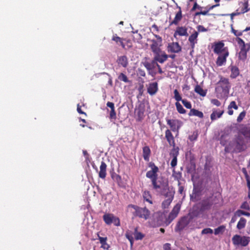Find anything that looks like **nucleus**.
<instances>
[{
	"mask_svg": "<svg viewBox=\"0 0 250 250\" xmlns=\"http://www.w3.org/2000/svg\"><path fill=\"white\" fill-rule=\"evenodd\" d=\"M247 149V145L243 137L237 134L235 136L233 140L229 142L225 148L226 152H241Z\"/></svg>",
	"mask_w": 250,
	"mask_h": 250,
	"instance_id": "nucleus-1",
	"label": "nucleus"
},
{
	"mask_svg": "<svg viewBox=\"0 0 250 250\" xmlns=\"http://www.w3.org/2000/svg\"><path fill=\"white\" fill-rule=\"evenodd\" d=\"M230 84L228 78L221 77L216 84L215 93L217 98H224L227 97L229 93Z\"/></svg>",
	"mask_w": 250,
	"mask_h": 250,
	"instance_id": "nucleus-2",
	"label": "nucleus"
},
{
	"mask_svg": "<svg viewBox=\"0 0 250 250\" xmlns=\"http://www.w3.org/2000/svg\"><path fill=\"white\" fill-rule=\"evenodd\" d=\"M152 44H150V49L154 55L153 60L156 62L160 63H163L168 58L164 51L161 49V46H157V44L154 40H151Z\"/></svg>",
	"mask_w": 250,
	"mask_h": 250,
	"instance_id": "nucleus-3",
	"label": "nucleus"
},
{
	"mask_svg": "<svg viewBox=\"0 0 250 250\" xmlns=\"http://www.w3.org/2000/svg\"><path fill=\"white\" fill-rule=\"evenodd\" d=\"M127 209H133L134 211L132 213L134 217L147 220L150 215V211L146 208H141L137 205L129 204L127 206Z\"/></svg>",
	"mask_w": 250,
	"mask_h": 250,
	"instance_id": "nucleus-4",
	"label": "nucleus"
},
{
	"mask_svg": "<svg viewBox=\"0 0 250 250\" xmlns=\"http://www.w3.org/2000/svg\"><path fill=\"white\" fill-rule=\"evenodd\" d=\"M236 41L240 47L238 58L240 60L245 61L247 58L248 52L250 50V43H245V42L239 37H237Z\"/></svg>",
	"mask_w": 250,
	"mask_h": 250,
	"instance_id": "nucleus-5",
	"label": "nucleus"
},
{
	"mask_svg": "<svg viewBox=\"0 0 250 250\" xmlns=\"http://www.w3.org/2000/svg\"><path fill=\"white\" fill-rule=\"evenodd\" d=\"M230 130L237 131V134L243 135L246 138L250 139V125H244L235 124L230 127Z\"/></svg>",
	"mask_w": 250,
	"mask_h": 250,
	"instance_id": "nucleus-6",
	"label": "nucleus"
},
{
	"mask_svg": "<svg viewBox=\"0 0 250 250\" xmlns=\"http://www.w3.org/2000/svg\"><path fill=\"white\" fill-rule=\"evenodd\" d=\"M250 238L248 236H241L239 235H234L232 238V243L234 246L246 247L250 241Z\"/></svg>",
	"mask_w": 250,
	"mask_h": 250,
	"instance_id": "nucleus-7",
	"label": "nucleus"
},
{
	"mask_svg": "<svg viewBox=\"0 0 250 250\" xmlns=\"http://www.w3.org/2000/svg\"><path fill=\"white\" fill-rule=\"evenodd\" d=\"M103 218L104 223L107 225H110L113 223L115 226H120L119 218L112 213H105L103 215Z\"/></svg>",
	"mask_w": 250,
	"mask_h": 250,
	"instance_id": "nucleus-8",
	"label": "nucleus"
},
{
	"mask_svg": "<svg viewBox=\"0 0 250 250\" xmlns=\"http://www.w3.org/2000/svg\"><path fill=\"white\" fill-rule=\"evenodd\" d=\"M112 41L115 42L116 44L118 45L121 46L123 49H126L125 42H126L127 47L130 48L132 47V43L129 40L120 38L116 34L113 35L112 37Z\"/></svg>",
	"mask_w": 250,
	"mask_h": 250,
	"instance_id": "nucleus-9",
	"label": "nucleus"
},
{
	"mask_svg": "<svg viewBox=\"0 0 250 250\" xmlns=\"http://www.w3.org/2000/svg\"><path fill=\"white\" fill-rule=\"evenodd\" d=\"M181 208V206L177 204L173 208L169 214L167 218H166L165 224L166 226L169 225L170 223L177 217Z\"/></svg>",
	"mask_w": 250,
	"mask_h": 250,
	"instance_id": "nucleus-10",
	"label": "nucleus"
},
{
	"mask_svg": "<svg viewBox=\"0 0 250 250\" xmlns=\"http://www.w3.org/2000/svg\"><path fill=\"white\" fill-rule=\"evenodd\" d=\"M181 208V206L177 204L173 208L169 214L167 218H166L165 224L166 226L169 225L170 223L177 217Z\"/></svg>",
	"mask_w": 250,
	"mask_h": 250,
	"instance_id": "nucleus-11",
	"label": "nucleus"
},
{
	"mask_svg": "<svg viewBox=\"0 0 250 250\" xmlns=\"http://www.w3.org/2000/svg\"><path fill=\"white\" fill-rule=\"evenodd\" d=\"M213 52L216 54H219L229 52L228 48L225 47L223 41L215 42L212 46Z\"/></svg>",
	"mask_w": 250,
	"mask_h": 250,
	"instance_id": "nucleus-12",
	"label": "nucleus"
},
{
	"mask_svg": "<svg viewBox=\"0 0 250 250\" xmlns=\"http://www.w3.org/2000/svg\"><path fill=\"white\" fill-rule=\"evenodd\" d=\"M167 124L169 126L171 131L179 132V130L182 125V122L178 119H169L166 118Z\"/></svg>",
	"mask_w": 250,
	"mask_h": 250,
	"instance_id": "nucleus-13",
	"label": "nucleus"
},
{
	"mask_svg": "<svg viewBox=\"0 0 250 250\" xmlns=\"http://www.w3.org/2000/svg\"><path fill=\"white\" fill-rule=\"evenodd\" d=\"M190 223V219L188 216L182 217L177 222L175 231L180 232L183 230Z\"/></svg>",
	"mask_w": 250,
	"mask_h": 250,
	"instance_id": "nucleus-14",
	"label": "nucleus"
},
{
	"mask_svg": "<svg viewBox=\"0 0 250 250\" xmlns=\"http://www.w3.org/2000/svg\"><path fill=\"white\" fill-rule=\"evenodd\" d=\"M148 167H150L151 169L146 172V177L150 179L157 178L159 171L158 167L153 162H150L148 164Z\"/></svg>",
	"mask_w": 250,
	"mask_h": 250,
	"instance_id": "nucleus-15",
	"label": "nucleus"
},
{
	"mask_svg": "<svg viewBox=\"0 0 250 250\" xmlns=\"http://www.w3.org/2000/svg\"><path fill=\"white\" fill-rule=\"evenodd\" d=\"M143 65L147 69L149 75L154 77L157 73L156 72H153V70L156 67V62L154 60H152L151 62H148L146 61L142 62Z\"/></svg>",
	"mask_w": 250,
	"mask_h": 250,
	"instance_id": "nucleus-16",
	"label": "nucleus"
},
{
	"mask_svg": "<svg viewBox=\"0 0 250 250\" xmlns=\"http://www.w3.org/2000/svg\"><path fill=\"white\" fill-rule=\"evenodd\" d=\"M213 204L214 202L211 197L203 200L201 203L200 210L204 211L209 209Z\"/></svg>",
	"mask_w": 250,
	"mask_h": 250,
	"instance_id": "nucleus-17",
	"label": "nucleus"
},
{
	"mask_svg": "<svg viewBox=\"0 0 250 250\" xmlns=\"http://www.w3.org/2000/svg\"><path fill=\"white\" fill-rule=\"evenodd\" d=\"M229 52L217 54L218 55L216 61V64L218 66H221L224 65L227 62V58L229 56Z\"/></svg>",
	"mask_w": 250,
	"mask_h": 250,
	"instance_id": "nucleus-18",
	"label": "nucleus"
},
{
	"mask_svg": "<svg viewBox=\"0 0 250 250\" xmlns=\"http://www.w3.org/2000/svg\"><path fill=\"white\" fill-rule=\"evenodd\" d=\"M167 51L171 53H179L181 51L182 48L177 42H172L168 43Z\"/></svg>",
	"mask_w": 250,
	"mask_h": 250,
	"instance_id": "nucleus-19",
	"label": "nucleus"
},
{
	"mask_svg": "<svg viewBox=\"0 0 250 250\" xmlns=\"http://www.w3.org/2000/svg\"><path fill=\"white\" fill-rule=\"evenodd\" d=\"M177 36H188V28L186 26H178L174 33L175 38H176Z\"/></svg>",
	"mask_w": 250,
	"mask_h": 250,
	"instance_id": "nucleus-20",
	"label": "nucleus"
},
{
	"mask_svg": "<svg viewBox=\"0 0 250 250\" xmlns=\"http://www.w3.org/2000/svg\"><path fill=\"white\" fill-rule=\"evenodd\" d=\"M158 91V84L157 82H154L149 83L147 92L151 96H153L156 94Z\"/></svg>",
	"mask_w": 250,
	"mask_h": 250,
	"instance_id": "nucleus-21",
	"label": "nucleus"
},
{
	"mask_svg": "<svg viewBox=\"0 0 250 250\" xmlns=\"http://www.w3.org/2000/svg\"><path fill=\"white\" fill-rule=\"evenodd\" d=\"M165 138L169 146H176L175 139L171 131L168 129L165 131Z\"/></svg>",
	"mask_w": 250,
	"mask_h": 250,
	"instance_id": "nucleus-22",
	"label": "nucleus"
},
{
	"mask_svg": "<svg viewBox=\"0 0 250 250\" xmlns=\"http://www.w3.org/2000/svg\"><path fill=\"white\" fill-rule=\"evenodd\" d=\"M229 129L225 130L223 134L220 137V144L225 147L228 145V142L229 139Z\"/></svg>",
	"mask_w": 250,
	"mask_h": 250,
	"instance_id": "nucleus-23",
	"label": "nucleus"
},
{
	"mask_svg": "<svg viewBox=\"0 0 250 250\" xmlns=\"http://www.w3.org/2000/svg\"><path fill=\"white\" fill-rule=\"evenodd\" d=\"M198 32L195 31L188 38V41L190 42L191 48L193 50L195 48V44L197 43V38L198 36Z\"/></svg>",
	"mask_w": 250,
	"mask_h": 250,
	"instance_id": "nucleus-24",
	"label": "nucleus"
},
{
	"mask_svg": "<svg viewBox=\"0 0 250 250\" xmlns=\"http://www.w3.org/2000/svg\"><path fill=\"white\" fill-rule=\"evenodd\" d=\"M106 167L107 165L105 163L102 161L100 167V171L99 172V177L102 179H104L106 176Z\"/></svg>",
	"mask_w": 250,
	"mask_h": 250,
	"instance_id": "nucleus-25",
	"label": "nucleus"
},
{
	"mask_svg": "<svg viewBox=\"0 0 250 250\" xmlns=\"http://www.w3.org/2000/svg\"><path fill=\"white\" fill-rule=\"evenodd\" d=\"M117 62L119 66L126 68L128 64V59L125 55L118 57Z\"/></svg>",
	"mask_w": 250,
	"mask_h": 250,
	"instance_id": "nucleus-26",
	"label": "nucleus"
},
{
	"mask_svg": "<svg viewBox=\"0 0 250 250\" xmlns=\"http://www.w3.org/2000/svg\"><path fill=\"white\" fill-rule=\"evenodd\" d=\"M97 235L98 237V239L99 240L101 244V248L103 249L104 250H109L110 248V246L108 244L106 243L107 238L106 237H101L98 233L97 234Z\"/></svg>",
	"mask_w": 250,
	"mask_h": 250,
	"instance_id": "nucleus-27",
	"label": "nucleus"
},
{
	"mask_svg": "<svg viewBox=\"0 0 250 250\" xmlns=\"http://www.w3.org/2000/svg\"><path fill=\"white\" fill-rule=\"evenodd\" d=\"M229 68L231 71L230 77L232 79H235L238 77L240 74V71L238 67L235 65H230Z\"/></svg>",
	"mask_w": 250,
	"mask_h": 250,
	"instance_id": "nucleus-28",
	"label": "nucleus"
},
{
	"mask_svg": "<svg viewBox=\"0 0 250 250\" xmlns=\"http://www.w3.org/2000/svg\"><path fill=\"white\" fill-rule=\"evenodd\" d=\"M224 110L217 111L215 109H213L212 112L210 115V119L212 121L216 120L217 118H220L224 114Z\"/></svg>",
	"mask_w": 250,
	"mask_h": 250,
	"instance_id": "nucleus-29",
	"label": "nucleus"
},
{
	"mask_svg": "<svg viewBox=\"0 0 250 250\" xmlns=\"http://www.w3.org/2000/svg\"><path fill=\"white\" fill-rule=\"evenodd\" d=\"M219 5V4H217L216 5H212L211 6H207L205 7L204 8L206 9L205 11H201L200 12H197L194 14V17L199 16L200 15H207L208 14V12L209 11L213 9L214 7L218 6Z\"/></svg>",
	"mask_w": 250,
	"mask_h": 250,
	"instance_id": "nucleus-30",
	"label": "nucleus"
},
{
	"mask_svg": "<svg viewBox=\"0 0 250 250\" xmlns=\"http://www.w3.org/2000/svg\"><path fill=\"white\" fill-rule=\"evenodd\" d=\"M151 150L148 146H145L143 148V156L144 160L147 162L149 161V157Z\"/></svg>",
	"mask_w": 250,
	"mask_h": 250,
	"instance_id": "nucleus-31",
	"label": "nucleus"
},
{
	"mask_svg": "<svg viewBox=\"0 0 250 250\" xmlns=\"http://www.w3.org/2000/svg\"><path fill=\"white\" fill-rule=\"evenodd\" d=\"M179 11L176 14L174 20L170 22V24L177 25L182 19V14L181 7H179Z\"/></svg>",
	"mask_w": 250,
	"mask_h": 250,
	"instance_id": "nucleus-32",
	"label": "nucleus"
},
{
	"mask_svg": "<svg viewBox=\"0 0 250 250\" xmlns=\"http://www.w3.org/2000/svg\"><path fill=\"white\" fill-rule=\"evenodd\" d=\"M143 198L144 201H146L150 204H152V198L149 191L145 190L143 193Z\"/></svg>",
	"mask_w": 250,
	"mask_h": 250,
	"instance_id": "nucleus-33",
	"label": "nucleus"
},
{
	"mask_svg": "<svg viewBox=\"0 0 250 250\" xmlns=\"http://www.w3.org/2000/svg\"><path fill=\"white\" fill-rule=\"evenodd\" d=\"M188 115L189 116H194L198 117L200 118H203L204 117V114L202 112L194 108L191 109Z\"/></svg>",
	"mask_w": 250,
	"mask_h": 250,
	"instance_id": "nucleus-34",
	"label": "nucleus"
},
{
	"mask_svg": "<svg viewBox=\"0 0 250 250\" xmlns=\"http://www.w3.org/2000/svg\"><path fill=\"white\" fill-rule=\"evenodd\" d=\"M228 113L229 115H232L233 114V111L232 108L237 110L238 108V106L236 104L235 101H231L229 105H228Z\"/></svg>",
	"mask_w": 250,
	"mask_h": 250,
	"instance_id": "nucleus-35",
	"label": "nucleus"
},
{
	"mask_svg": "<svg viewBox=\"0 0 250 250\" xmlns=\"http://www.w3.org/2000/svg\"><path fill=\"white\" fill-rule=\"evenodd\" d=\"M194 91L196 93L202 97H205L207 94V90L203 89L199 85H196L194 88Z\"/></svg>",
	"mask_w": 250,
	"mask_h": 250,
	"instance_id": "nucleus-36",
	"label": "nucleus"
},
{
	"mask_svg": "<svg viewBox=\"0 0 250 250\" xmlns=\"http://www.w3.org/2000/svg\"><path fill=\"white\" fill-rule=\"evenodd\" d=\"M137 115L138 120L141 121L144 117L145 108L144 107L140 106L137 109Z\"/></svg>",
	"mask_w": 250,
	"mask_h": 250,
	"instance_id": "nucleus-37",
	"label": "nucleus"
},
{
	"mask_svg": "<svg viewBox=\"0 0 250 250\" xmlns=\"http://www.w3.org/2000/svg\"><path fill=\"white\" fill-rule=\"evenodd\" d=\"M173 197L171 196L164 200L162 204V208L164 209L168 208L172 201L173 200Z\"/></svg>",
	"mask_w": 250,
	"mask_h": 250,
	"instance_id": "nucleus-38",
	"label": "nucleus"
},
{
	"mask_svg": "<svg viewBox=\"0 0 250 250\" xmlns=\"http://www.w3.org/2000/svg\"><path fill=\"white\" fill-rule=\"evenodd\" d=\"M247 220L244 217H241L237 223V228L238 229H241L244 228L246 226Z\"/></svg>",
	"mask_w": 250,
	"mask_h": 250,
	"instance_id": "nucleus-39",
	"label": "nucleus"
},
{
	"mask_svg": "<svg viewBox=\"0 0 250 250\" xmlns=\"http://www.w3.org/2000/svg\"><path fill=\"white\" fill-rule=\"evenodd\" d=\"M175 106L178 112L180 114H183L186 113V110L183 108V106L179 102H176Z\"/></svg>",
	"mask_w": 250,
	"mask_h": 250,
	"instance_id": "nucleus-40",
	"label": "nucleus"
},
{
	"mask_svg": "<svg viewBox=\"0 0 250 250\" xmlns=\"http://www.w3.org/2000/svg\"><path fill=\"white\" fill-rule=\"evenodd\" d=\"M172 147L173 148L170 152V155L172 158H177V156L179 155V147H176L175 146Z\"/></svg>",
	"mask_w": 250,
	"mask_h": 250,
	"instance_id": "nucleus-41",
	"label": "nucleus"
},
{
	"mask_svg": "<svg viewBox=\"0 0 250 250\" xmlns=\"http://www.w3.org/2000/svg\"><path fill=\"white\" fill-rule=\"evenodd\" d=\"M134 235L135 239L137 240H142L144 237V235L141 232L138 231L137 228H135L134 229Z\"/></svg>",
	"mask_w": 250,
	"mask_h": 250,
	"instance_id": "nucleus-42",
	"label": "nucleus"
},
{
	"mask_svg": "<svg viewBox=\"0 0 250 250\" xmlns=\"http://www.w3.org/2000/svg\"><path fill=\"white\" fill-rule=\"evenodd\" d=\"M225 229V226L224 225H221L218 227V228L214 229V234L217 235L219 234H222Z\"/></svg>",
	"mask_w": 250,
	"mask_h": 250,
	"instance_id": "nucleus-43",
	"label": "nucleus"
},
{
	"mask_svg": "<svg viewBox=\"0 0 250 250\" xmlns=\"http://www.w3.org/2000/svg\"><path fill=\"white\" fill-rule=\"evenodd\" d=\"M174 93V98L177 101L176 102H179V101H182L183 99H182L181 95L178 92L177 89H175L173 91Z\"/></svg>",
	"mask_w": 250,
	"mask_h": 250,
	"instance_id": "nucleus-44",
	"label": "nucleus"
},
{
	"mask_svg": "<svg viewBox=\"0 0 250 250\" xmlns=\"http://www.w3.org/2000/svg\"><path fill=\"white\" fill-rule=\"evenodd\" d=\"M241 215H245L247 216H250V213L248 212H246L243 210L238 209L235 212V216H237L238 217H240Z\"/></svg>",
	"mask_w": 250,
	"mask_h": 250,
	"instance_id": "nucleus-45",
	"label": "nucleus"
},
{
	"mask_svg": "<svg viewBox=\"0 0 250 250\" xmlns=\"http://www.w3.org/2000/svg\"><path fill=\"white\" fill-rule=\"evenodd\" d=\"M172 176L175 180L178 181V182H180L179 180L182 177L181 173L180 172H176L174 170L173 171Z\"/></svg>",
	"mask_w": 250,
	"mask_h": 250,
	"instance_id": "nucleus-46",
	"label": "nucleus"
},
{
	"mask_svg": "<svg viewBox=\"0 0 250 250\" xmlns=\"http://www.w3.org/2000/svg\"><path fill=\"white\" fill-rule=\"evenodd\" d=\"M158 179V177L157 178H154L150 179L152 182V185L153 186V188L155 189H157L160 188L161 187L160 185L157 184V181Z\"/></svg>",
	"mask_w": 250,
	"mask_h": 250,
	"instance_id": "nucleus-47",
	"label": "nucleus"
},
{
	"mask_svg": "<svg viewBox=\"0 0 250 250\" xmlns=\"http://www.w3.org/2000/svg\"><path fill=\"white\" fill-rule=\"evenodd\" d=\"M181 102L186 108L190 109V110L192 109V106L190 102H188L186 99H183Z\"/></svg>",
	"mask_w": 250,
	"mask_h": 250,
	"instance_id": "nucleus-48",
	"label": "nucleus"
},
{
	"mask_svg": "<svg viewBox=\"0 0 250 250\" xmlns=\"http://www.w3.org/2000/svg\"><path fill=\"white\" fill-rule=\"evenodd\" d=\"M120 81H122L125 83H128L129 80L127 76L123 73H121L118 77Z\"/></svg>",
	"mask_w": 250,
	"mask_h": 250,
	"instance_id": "nucleus-49",
	"label": "nucleus"
},
{
	"mask_svg": "<svg viewBox=\"0 0 250 250\" xmlns=\"http://www.w3.org/2000/svg\"><path fill=\"white\" fill-rule=\"evenodd\" d=\"M154 36L157 39V40H153L157 44V46H162V38L158 35L154 34Z\"/></svg>",
	"mask_w": 250,
	"mask_h": 250,
	"instance_id": "nucleus-50",
	"label": "nucleus"
},
{
	"mask_svg": "<svg viewBox=\"0 0 250 250\" xmlns=\"http://www.w3.org/2000/svg\"><path fill=\"white\" fill-rule=\"evenodd\" d=\"M246 112L245 111H243L242 112H241L237 118V122H238V123L241 122L243 120V119L245 118V117L246 116Z\"/></svg>",
	"mask_w": 250,
	"mask_h": 250,
	"instance_id": "nucleus-51",
	"label": "nucleus"
},
{
	"mask_svg": "<svg viewBox=\"0 0 250 250\" xmlns=\"http://www.w3.org/2000/svg\"><path fill=\"white\" fill-rule=\"evenodd\" d=\"M109 118L111 120L116 119V113L115 109L110 110L109 113Z\"/></svg>",
	"mask_w": 250,
	"mask_h": 250,
	"instance_id": "nucleus-52",
	"label": "nucleus"
},
{
	"mask_svg": "<svg viewBox=\"0 0 250 250\" xmlns=\"http://www.w3.org/2000/svg\"><path fill=\"white\" fill-rule=\"evenodd\" d=\"M212 233L213 230L209 228H205L203 229L201 231L202 234H212Z\"/></svg>",
	"mask_w": 250,
	"mask_h": 250,
	"instance_id": "nucleus-53",
	"label": "nucleus"
},
{
	"mask_svg": "<svg viewBox=\"0 0 250 250\" xmlns=\"http://www.w3.org/2000/svg\"><path fill=\"white\" fill-rule=\"evenodd\" d=\"M197 29L198 33V32H207L208 30V28H206L205 27H204L203 25H199L197 26Z\"/></svg>",
	"mask_w": 250,
	"mask_h": 250,
	"instance_id": "nucleus-54",
	"label": "nucleus"
},
{
	"mask_svg": "<svg viewBox=\"0 0 250 250\" xmlns=\"http://www.w3.org/2000/svg\"><path fill=\"white\" fill-rule=\"evenodd\" d=\"M198 137V133L196 132H194L192 135L189 136V139L191 141H194L197 140Z\"/></svg>",
	"mask_w": 250,
	"mask_h": 250,
	"instance_id": "nucleus-55",
	"label": "nucleus"
},
{
	"mask_svg": "<svg viewBox=\"0 0 250 250\" xmlns=\"http://www.w3.org/2000/svg\"><path fill=\"white\" fill-rule=\"evenodd\" d=\"M249 3L248 1L245 2L244 3V7L242 9V13H245L247 12L250 10V9L248 8Z\"/></svg>",
	"mask_w": 250,
	"mask_h": 250,
	"instance_id": "nucleus-56",
	"label": "nucleus"
},
{
	"mask_svg": "<svg viewBox=\"0 0 250 250\" xmlns=\"http://www.w3.org/2000/svg\"><path fill=\"white\" fill-rule=\"evenodd\" d=\"M125 236L129 241L131 246H132L134 242L133 236L129 234V233H126Z\"/></svg>",
	"mask_w": 250,
	"mask_h": 250,
	"instance_id": "nucleus-57",
	"label": "nucleus"
},
{
	"mask_svg": "<svg viewBox=\"0 0 250 250\" xmlns=\"http://www.w3.org/2000/svg\"><path fill=\"white\" fill-rule=\"evenodd\" d=\"M240 208L242 209L249 210L250 209V206L247 202H244L241 205Z\"/></svg>",
	"mask_w": 250,
	"mask_h": 250,
	"instance_id": "nucleus-58",
	"label": "nucleus"
},
{
	"mask_svg": "<svg viewBox=\"0 0 250 250\" xmlns=\"http://www.w3.org/2000/svg\"><path fill=\"white\" fill-rule=\"evenodd\" d=\"M232 32L234 34L235 36L239 37L242 35L243 31H239L238 30H236L232 28Z\"/></svg>",
	"mask_w": 250,
	"mask_h": 250,
	"instance_id": "nucleus-59",
	"label": "nucleus"
},
{
	"mask_svg": "<svg viewBox=\"0 0 250 250\" xmlns=\"http://www.w3.org/2000/svg\"><path fill=\"white\" fill-rule=\"evenodd\" d=\"M211 104H214L217 106H219L221 104V102L219 100H218L217 99H212L211 100Z\"/></svg>",
	"mask_w": 250,
	"mask_h": 250,
	"instance_id": "nucleus-60",
	"label": "nucleus"
},
{
	"mask_svg": "<svg viewBox=\"0 0 250 250\" xmlns=\"http://www.w3.org/2000/svg\"><path fill=\"white\" fill-rule=\"evenodd\" d=\"M178 193L180 194H183L184 193V187L181 185V183L180 182H178Z\"/></svg>",
	"mask_w": 250,
	"mask_h": 250,
	"instance_id": "nucleus-61",
	"label": "nucleus"
},
{
	"mask_svg": "<svg viewBox=\"0 0 250 250\" xmlns=\"http://www.w3.org/2000/svg\"><path fill=\"white\" fill-rule=\"evenodd\" d=\"M177 158H172V159L170 163V165L172 167H175L177 165Z\"/></svg>",
	"mask_w": 250,
	"mask_h": 250,
	"instance_id": "nucleus-62",
	"label": "nucleus"
},
{
	"mask_svg": "<svg viewBox=\"0 0 250 250\" xmlns=\"http://www.w3.org/2000/svg\"><path fill=\"white\" fill-rule=\"evenodd\" d=\"M242 172L244 173V174L245 175L246 180L248 179L249 178H250V176L248 174V172H247V171L246 168H245V167L242 168Z\"/></svg>",
	"mask_w": 250,
	"mask_h": 250,
	"instance_id": "nucleus-63",
	"label": "nucleus"
},
{
	"mask_svg": "<svg viewBox=\"0 0 250 250\" xmlns=\"http://www.w3.org/2000/svg\"><path fill=\"white\" fill-rule=\"evenodd\" d=\"M246 181L247 183V187L249 189L248 197L249 198H250V178L246 179Z\"/></svg>",
	"mask_w": 250,
	"mask_h": 250,
	"instance_id": "nucleus-64",
	"label": "nucleus"
}]
</instances>
